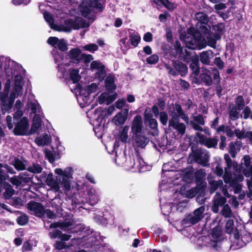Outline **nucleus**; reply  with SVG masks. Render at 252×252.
<instances>
[{"label":"nucleus","instance_id":"obj_1","mask_svg":"<svg viewBox=\"0 0 252 252\" xmlns=\"http://www.w3.org/2000/svg\"><path fill=\"white\" fill-rule=\"evenodd\" d=\"M57 175L56 179L53 177V173L48 174L45 182L55 192L68 191L70 189V179L72 178V170L67 167L64 170L56 168L54 171Z\"/></svg>","mask_w":252,"mask_h":252},{"label":"nucleus","instance_id":"obj_2","mask_svg":"<svg viewBox=\"0 0 252 252\" xmlns=\"http://www.w3.org/2000/svg\"><path fill=\"white\" fill-rule=\"evenodd\" d=\"M23 114L22 110H17L13 118L10 115L6 117L8 128L13 129V133L16 135H30L28 119L26 117H22Z\"/></svg>","mask_w":252,"mask_h":252},{"label":"nucleus","instance_id":"obj_3","mask_svg":"<svg viewBox=\"0 0 252 252\" xmlns=\"http://www.w3.org/2000/svg\"><path fill=\"white\" fill-rule=\"evenodd\" d=\"M168 113L171 117L169 120V126L173 127L180 135H184L186 126L184 123L179 122V119L181 118L189 125V118L183 110L181 106L177 103L173 104L172 108L169 110Z\"/></svg>","mask_w":252,"mask_h":252},{"label":"nucleus","instance_id":"obj_4","mask_svg":"<svg viewBox=\"0 0 252 252\" xmlns=\"http://www.w3.org/2000/svg\"><path fill=\"white\" fill-rule=\"evenodd\" d=\"M10 85V81L8 79L5 83L4 91L1 94L0 96V100L4 107L5 110L10 109L13 106V102L15 98L18 97L20 94H22L23 86L22 77L18 75L16 76L14 86L10 94L8 103H6V99L8 94Z\"/></svg>","mask_w":252,"mask_h":252},{"label":"nucleus","instance_id":"obj_5","mask_svg":"<svg viewBox=\"0 0 252 252\" xmlns=\"http://www.w3.org/2000/svg\"><path fill=\"white\" fill-rule=\"evenodd\" d=\"M94 8L101 11L103 6L99 0H87L83 1L79 6V10L83 16L93 22L95 17Z\"/></svg>","mask_w":252,"mask_h":252},{"label":"nucleus","instance_id":"obj_6","mask_svg":"<svg viewBox=\"0 0 252 252\" xmlns=\"http://www.w3.org/2000/svg\"><path fill=\"white\" fill-rule=\"evenodd\" d=\"M186 46L191 49H202L207 46L206 40L202 38L200 33L190 34L185 39Z\"/></svg>","mask_w":252,"mask_h":252},{"label":"nucleus","instance_id":"obj_7","mask_svg":"<svg viewBox=\"0 0 252 252\" xmlns=\"http://www.w3.org/2000/svg\"><path fill=\"white\" fill-rule=\"evenodd\" d=\"M190 156L196 163L205 166L207 165L209 159V155L207 151L202 149H197L193 151Z\"/></svg>","mask_w":252,"mask_h":252},{"label":"nucleus","instance_id":"obj_8","mask_svg":"<svg viewBox=\"0 0 252 252\" xmlns=\"http://www.w3.org/2000/svg\"><path fill=\"white\" fill-rule=\"evenodd\" d=\"M224 158L226 163L227 167L225 168L223 179L225 183H229L231 182L232 179V175L228 172V170L232 167H233L234 169L237 172L240 170V168L236 162L232 161L229 155L225 154Z\"/></svg>","mask_w":252,"mask_h":252},{"label":"nucleus","instance_id":"obj_9","mask_svg":"<svg viewBox=\"0 0 252 252\" xmlns=\"http://www.w3.org/2000/svg\"><path fill=\"white\" fill-rule=\"evenodd\" d=\"M195 138L199 142L209 148H216L218 145V139L217 138H207L199 132L195 133Z\"/></svg>","mask_w":252,"mask_h":252},{"label":"nucleus","instance_id":"obj_10","mask_svg":"<svg viewBox=\"0 0 252 252\" xmlns=\"http://www.w3.org/2000/svg\"><path fill=\"white\" fill-rule=\"evenodd\" d=\"M27 205L28 209L32 212V214L41 218L43 217V212L44 208L41 203L31 201Z\"/></svg>","mask_w":252,"mask_h":252},{"label":"nucleus","instance_id":"obj_11","mask_svg":"<svg viewBox=\"0 0 252 252\" xmlns=\"http://www.w3.org/2000/svg\"><path fill=\"white\" fill-rule=\"evenodd\" d=\"M132 160L133 163L127 162L126 166L129 168L137 169L139 172H144L146 165L143 159L139 155H137Z\"/></svg>","mask_w":252,"mask_h":252},{"label":"nucleus","instance_id":"obj_12","mask_svg":"<svg viewBox=\"0 0 252 252\" xmlns=\"http://www.w3.org/2000/svg\"><path fill=\"white\" fill-rule=\"evenodd\" d=\"M143 127L142 117L137 115L133 118L131 124V131L133 134H140Z\"/></svg>","mask_w":252,"mask_h":252},{"label":"nucleus","instance_id":"obj_13","mask_svg":"<svg viewBox=\"0 0 252 252\" xmlns=\"http://www.w3.org/2000/svg\"><path fill=\"white\" fill-rule=\"evenodd\" d=\"M226 200L220 193L217 192L214 197L212 210L214 213H218L219 210V207L224 205Z\"/></svg>","mask_w":252,"mask_h":252},{"label":"nucleus","instance_id":"obj_14","mask_svg":"<svg viewBox=\"0 0 252 252\" xmlns=\"http://www.w3.org/2000/svg\"><path fill=\"white\" fill-rule=\"evenodd\" d=\"M48 43L53 46L58 47L62 51L67 50V43L64 39H59L56 37H50L47 40Z\"/></svg>","mask_w":252,"mask_h":252},{"label":"nucleus","instance_id":"obj_15","mask_svg":"<svg viewBox=\"0 0 252 252\" xmlns=\"http://www.w3.org/2000/svg\"><path fill=\"white\" fill-rule=\"evenodd\" d=\"M134 144L137 147L144 148L149 143V139L141 134H136L134 139Z\"/></svg>","mask_w":252,"mask_h":252},{"label":"nucleus","instance_id":"obj_16","mask_svg":"<svg viewBox=\"0 0 252 252\" xmlns=\"http://www.w3.org/2000/svg\"><path fill=\"white\" fill-rule=\"evenodd\" d=\"M91 68L92 69L97 70L96 73L98 74L99 77L103 78L105 74V72L104 70V66L102 63L99 61H93L91 64Z\"/></svg>","mask_w":252,"mask_h":252},{"label":"nucleus","instance_id":"obj_17","mask_svg":"<svg viewBox=\"0 0 252 252\" xmlns=\"http://www.w3.org/2000/svg\"><path fill=\"white\" fill-rule=\"evenodd\" d=\"M205 210L203 206H201L194 210L193 213L189 216L187 220H200L203 219V213Z\"/></svg>","mask_w":252,"mask_h":252},{"label":"nucleus","instance_id":"obj_18","mask_svg":"<svg viewBox=\"0 0 252 252\" xmlns=\"http://www.w3.org/2000/svg\"><path fill=\"white\" fill-rule=\"evenodd\" d=\"M214 56L213 52L209 50L206 51H203L200 54V60L201 62L205 64H209L210 63V59L213 58Z\"/></svg>","mask_w":252,"mask_h":252},{"label":"nucleus","instance_id":"obj_19","mask_svg":"<svg viewBox=\"0 0 252 252\" xmlns=\"http://www.w3.org/2000/svg\"><path fill=\"white\" fill-rule=\"evenodd\" d=\"M220 38L218 33H211L206 36L207 45L213 48H216L217 41Z\"/></svg>","mask_w":252,"mask_h":252},{"label":"nucleus","instance_id":"obj_20","mask_svg":"<svg viewBox=\"0 0 252 252\" xmlns=\"http://www.w3.org/2000/svg\"><path fill=\"white\" fill-rule=\"evenodd\" d=\"M40 115L36 114L33 118V123L31 128L30 130V134L36 132L41 126V118Z\"/></svg>","mask_w":252,"mask_h":252},{"label":"nucleus","instance_id":"obj_21","mask_svg":"<svg viewBox=\"0 0 252 252\" xmlns=\"http://www.w3.org/2000/svg\"><path fill=\"white\" fill-rule=\"evenodd\" d=\"M125 114H123L122 113H118L113 119V121L117 126H120L124 125L127 119V115L128 110L126 109Z\"/></svg>","mask_w":252,"mask_h":252},{"label":"nucleus","instance_id":"obj_22","mask_svg":"<svg viewBox=\"0 0 252 252\" xmlns=\"http://www.w3.org/2000/svg\"><path fill=\"white\" fill-rule=\"evenodd\" d=\"M241 142H231L229 144V152L233 158H235L236 154L240 150Z\"/></svg>","mask_w":252,"mask_h":252},{"label":"nucleus","instance_id":"obj_23","mask_svg":"<svg viewBox=\"0 0 252 252\" xmlns=\"http://www.w3.org/2000/svg\"><path fill=\"white\" fill-rule=\"evenodd\" d=\"M51 141V138L47 134H44L35 139V142L39 146L48 145Z\"/></svg>","mask_w":252,"mask_h":252},{"label":"nucleus","instance_id":"obj_24","mask_svg":"<svg viewBox=\"0 0 252 252\" xmlns=\"http://www.w3.org/2000/svg\"><path fill=\"white\" fill-rule=\"evenodd\" d=\"M210 74V70L205 69L204 72L201 73L200 76L201 81L207 86H210L212 84V79Z\"/></svg>","mask_w":252,"mask_h":252},{"label":"nucleus","instance_id":"obj_25","mask_svg":"<svg viewBox=\"0 0 252 252\" xmlns=\"http://www.w3.org/2000/svg\"><path fill=\"white\" fill-rule=\"evenodd\" d=\"M74 30V21L73 20L68 19L64 21L63 25L61 27H59V31H63L66 32H69L71 30Z\"/></svg>","mask_w":252,"mask_h":252},{"label":"nucleus","instance_id":"obj_26","mask_svg":"<svg viewBox=\"0 0 252 252\" xmlns=\"http://www.w3.org/2000/svg\"><path fill=\"white\" fill-rule=\"evenodd\" d=\"M173 63L174 68L182 75H185L187 73L188 67L182 63L180 61H174Z\"/></svg>","mask_w":252,"mask_h":252},{"label":"nucleus","instance_id":"obj_27","mask_svg":"<svg viewBox=\"0 0 252 252\" xmlns=\"http://www.w3.org/2000/svg\"><path fill=\"white\" fill-rule=\"evenodd\" d=\"M74 21V30L88 28L90 25V23L89 22H86L84 19L81 17L76 18Z\"/></svg>","mask_w":252,"mask_h":252},{"label":"nucleus","instance_id":"obj_28","mask_svg":"<svg viewBox=\"0 0 252 252\" xmlns=\"http://www.w3.org/2000/svg\"><path fill=\"white\" fill-rule=\"evenodd\" d=\"M193 128V125L202 126L205 125V121L202 115L199 114L193 117V120L189 121V124Z\"/></svg>","mask_w":252,"mask_h":252},{"label":"nucleus","instance_id":"obj_29","mask_svg":"<svg viewBox=\"0 0 252 252\" xmlns=\"http://www.w3.org/2000/svg\"><path fill=\"white\" fill-rule=\"evenodd\" d=\"M82 54L80 50L74 48L70 50L69 52V56L72 60L79 62L82 58Z\"/></svg>","mask_w":252,"mask_h":252},{"label":"nucleus","instance_id":"obj_30","mask_svg":"<svg viewBox=\"0 0 252 252\" xmlns=\"http://www.w3.org/2000/svg\"><path fill=\"white\" fill-rule=\"evenodd\" d=\"M141 37L137 32L130 33L129 35V41L130 44L134 47L137 46L139 42L140 41Z\"/></svg>","mask_w":252,"mask_h":252},{"label":"nucleus","instance_id":"obj_31","mask_svg":"<svg viewBox=\"0 0 252 252\" xmlns=\"http://www.w3.org/2000/svg\"><path fill=\"white\" fill-rule=\"evenodd\" d=\"M184 189L185 188L183 187L181 188V193L186 197L189 198H191L194 197L198 192L197 189L195 188H192L185 191H184Z\"/></svg>","mask_w":252,"mask_h":252},{"label":"nucleus","instance_id":"obj_32","mask_svg":"<svg viewBox=\"0 0 252 252\" xmlns=\"http://www.w3.org/2000/svg\"><path fill=\"white\" fill-rule=\"evenodd\" d=\"M28 106L32 112L34 114V115L36 114H39L40 116H42L43 113L40 111V107L36 101L29 102Z\"/></svg>","mask_w":252,"mask_h":252},{"label":"nucleus","instance_id":"obj_33","mask_svg":"<svg viewBox=\"0 0 252 252\" xmlns=\"http://www.w3.org/2000/svg\"><path fill=\"white\" fill-rule=\"evenodd\" d=\"M44 18L45 20H46V21L48 23L50 27L52 29H53L56 31L59 30V26L54 25V19H53L51 14L50 13H49L48 12H44Z\"/></svg>","mask_w":252,"mask_h":252},{"label":"nucleus","instance_id":"obj_34","mask_svg":"<svg viewBox=\"0 0 252 252\" xmlns=\"http://www.w3.org/2000/svg\"><path fill=\"white\" fill-rule=\"evenodd\" d=\"M128 129L129 126H126L124 127L122 130L120 132L119 138L121 142L123 143L127 142L128 138L127 135Z\"/></svg>","mask_w":252,"mask_h":252},{"label":"nucleus","instance_id":"obj_35","mask_svg":"<svg viewBox=\"0 0 252 252\" xmlns=\"http://www.w3.org/2000/svg\"><path fill=\"white\" fill-rule=\"evenodd\" d=\"M105 114V112L101 110L97 109L95 110L94 116L95 122L97 123L96 125H98L99 126H101L100 124L102 122Z\"/></svg>","mask_w":252,"mask_h":252},{"label":"nucleus","instance_id":"obj_36","mask_svg":"<svg viewBox=\"0 0 252 252\" xmlns=\"http://www.w3.org/2000/svg\"><path fill=\"white\" fill-rule=\"evenodd\" d=\"M42 169L43 168L41 165L37 163H33L27 168L28 171L34 174H39L41 173Z\"/></svg>","mask_w":252,"mask_h":252},{"label":"nucleus","instance_id":"obj_37","mask_svg":"<svg viewBox=\"0 0 252 252\" xmlns=\"http://www.w3.org/2000/svg\"><path fill=\"white\" fill-rule=\"evenodd\" d=\"M237 109H238L237 108L233 105L229 106V115L231 120L235 121L239 118V112Z\"/></svg>","mask_w":252,"mask_h":252},{"label":"nucleus","instance_id":"obj_38","mask_svg":"<svg viewBox=\"0 0 252 252\" xmlns=\"http://www.w3.org/2000/svg\"><path fill=\"white\" fill-rule=\"evenodd\" d=\"M195 17L202 24L206 25L209 22V18L207 15L203 12H197L195 14Z\"/></svg>","mask_w":252,"mask_h":252},{"label":"nucleus","instance_id":"obj_39","mask_svg":"<svg viewBox=\"0 0 252 252\" xmlns=\"http://www.w3.org/2000/svg\"><path fill=\"white\" fill-rule=\"evenodd\" d=\"M221 213L225 218H231L234 217L230 208L227 204L223 206Z\"/></svg>","mask_w":252,"mask_h":252},{"label":"nucleus","instance_id":"obj_40","mask_svg":"<svg viewBox=\"0 0 252 252\" xmlns=\"http://www.w3.org/2000/svg\"><path fill=\"white\" fill-rule=\"evenodd\" d=\"M70 78L73 83L78 82L80 79L79 71L77 69H70Z\"/></svg>","mask_w":252,"mask_h":252},{"label":"nucleus","instance_id":"obj_41","mask_svg":"<svg viewBox=\"0 0 252 252\" xmlns=\"http://www.w3.org/2000/svg\"><path fill=\"white\" fill-rule=\"evenodd\" d=\"M210 184V191L211 193H213L218 188V187L222 184L221 180L219 181H211Z\"/></svg>","mask_w":252,"mask_h":252},{"label":"nucleus","instance_id":"obj_42","mask_svg":"<svg viewBox=\"0 0 252 252\" xmlns=\"http://www.w3.org/2000/svg\"><path fill=\"white\" fill-rule=\"evenodd\" d=\"M199 61L198 59H193L191 61L190 64V68L192 70L194 74L198 75L199 73Z\"/></svg>","mask_w":252,"mask_h":252},{"label":"nucleus","instance_id":"obj_43","mask_svg":"<svg viewBox=\"0 0 252 252\" xmlns=\"http://www.w3.org/2000/svg\"><path fill=\"white\" fill-rule=\"evenodd\" d=\"M125 154L124 153H120L119 155H116L115 161L119 165H122L126 163V162H128L126 159Z\"/></svg>","mask_w":252,"mask_h":252},{"label":"nucleus","instance_id":"obj_44","mask_svg":"<svg viewBox=\"0 0 252 252\" xmlns=\"http://www.w3.org/2000/svg\"><path fill=\"white\" fill-rule=\"evenodd\" d=\"M43 217L42 218H47L49 219L53 220L56 219V215L53 211L50 210V209L45 210L44 209V211L43 212Z\"/></svg>","mask_w":252,"mask_h":252},{"label":"nucleus","instance_id":"obj_45","mask_svg":"<svg viewBox=\"0 0 252 252\" xmlns=\"http://www.w3.org/2000/svg\"><path fill=\"white\" fill-rule=\"evenodd\" d=\"M45 156L50 162H53L55 160L56 154L54 151L45 150Z\"/></svg>","mask_w":252,"mask_h":252},{"label":"nucleus","instance_id":"obj_46","mask_svg":"<svg viewBox=\"0 0 252 252\" xmlns=\"http://www.w3.org/2000/svg\"><path fill=\"white\" fill-rule=\"evenodd\" d=\"M161 210L164 215L168 216L172 210L171 205L170 203H165L161 205Z\"/></svg>","mask_w":252,"mask_h":252},{"label":"nucleus","instance_id":"obj_47","mask_svg":"<svg viewBox=\"0 0 252 252\" xmlns=\"http://www.w3.org/2000/svg\"><path fill=\"white\" fill-rule=\"evenodd\" d=\"M105 85L107 89L109 90H115L116 89L114 79L111 77H107L106 78L105 80Z\"/></svg>","mask_w":252,"mask_h":252},{"label":"nucleus","instance_id":"obj_48","mask_svg":"<svg viewBox=\"0 0 252 252\" xmlns=\"http://www.w3.org/2000/svg\"><path fill=\"white\" fill-rule=\"evenodd\" d=\"M205 176V173L204 169H200L196 171L195 173V178L196 181L197 182H200L203 179Z\"/></svg>","mask_w":252,"mask_h":252},{"label":"nucleus","instance_id":"obj_49","mask_svg":"<svg viewBox=\"0 0 252 252\" xmlns=\"http://www.w3.org/2000/svg\"><path fill=\"white\" fill-rule=\"evenodd\" d=\"M98 48V46L94 43L88 44L83 47V49L86 51H89L91 53H94L97 50Z\"/></svg>","mask_w":252,"mask_h":252},{"label":"nucleus","instance_id":"obj_50","mask_svg":"<svg viewBox=\"0 0 252 252\" xmlns=\"http://www.w3.org/2000/svg\"><path fill=\"white\" fill-rule=\"evenodd\" d=\"M159 120L163 126H166L168 121V116L167 113L164 111L161 112L159 114Z\"/></svg>","mask_w":252,"mask_h":252},{"label":"nucleus","instance_id":"obj_51","mask_svg":"<svg viewBox=\"0 0 252 252\" xmlns=\"http://www.w3.org/2000/svg\"><path fill=\"white\" fill-rule=\"evenodd\" d=\"M13 165L18 170H23L26 169V165L24 163L19 159L15 160Z\"/></svg>","mask_w":252,"mask_h":252},{"label":"nucleus","instance_id":"obj_52","mask_svg":"<svg viewBox=\"0 0 252 252\" xmlns=\"http://www.w3.org/2000/svg\"><path fill=\"white\" fill-rule=\"evenodd\" d=\"M89 196L90 203L92 205L95 204L99 200L98 195L93 193L92 191L89 192Z\"/></svg>","mask_w":252,"mask_h":252},{"label":"nucleus","instance_id":"obj_53","mask_svg":"<svg viewBox=\"0 0 252 252\" xmlns=\"http://www.w3.org/2000/svg\"><path fill=\"white\" fill-rule=\"evenodd\" d=\"M235 102L236 105V108H237V109L239 110H242L245 105L243 96L241 95H239L237 97Z\"/></svg>","mask_w":252,"mask_h":252},{"label":"nucleus","instance_id":"obj_54","mask_svg":"<svg viewBox=\"0 0 252 252\" xmlns=\"http://www.w3.org/2000/svg\"><path fill=\"white\" fill-rule=\"evenodd\" d=\"M158 56L156 54H154L147 58L146 62L149 64H155L158 62Z\"/></svg>","mask_w":252,"mask_h":252},{"label":"nucleus","instance_id":"obj_55","mask_svg":"<svg viewBox=\"0 0 252 252\" xmlns=\"http://www.w3.org/2000/svg\"><path fill=\"white\" fill-rule=\"evenodd\" d=\"M14 190L12 187L8 185L6 187L5 191L4 193V195L6 198H9L14 194Z\"/></svg>","mask_w":252,"mask_h":252},{"label":"nucleus","instance_id":"obj_56","mask_svg":"<svg viewBox=\"0 0 252 252\" xmlns=\"http://www.w3.org/2000/svg\"><path fill=\"white\" fill-rule=\"evenodd\" d=\"M244 163L245 166L248 168L252 174V166L251 165V158L249 156L246 155L243 157Z\"/></svg>","mask_w":252,"mask_h":252},{"label":"nucleus","instance_id":"obj_57","mask_svg":"<svg viewBox=\"0 0 252 252\" xmlns=\"http://www.w3.org/2000/svg\"><path fill=\"white\" fill-rule=\"evenodd\" d=\"M234 134L238 139L246 138V131H241L239 129L234 130Z\"/></svg>","mask_w":252,"mask_h":252},{"label":"nucleus","instance_id":"obj_58","mask_svg":"<svg viewBox=\"0 0 252 252\" xmlns=\"http://www.w3.org/2000/svg\"><path fill=\"white\" fill-rule=\"evenodd\" d=\"M224 28L225 25L222 23H218L213 27L214 30L219 33L222 32L224 30Z\"/></svg>","mask_w":252,"mask_h":252},{"label":"nucleus","instance_id":"obj_59","mask_svg":"<svg viewBox=\"0 0 252 252\" xmlns=\"http://www.w3.org/2000/svg\"><path fill=\"white\" fill-rule=\"evenodd\" d=\"M193 129L195 130L199 131H203L208 135H211V132L208 128H203L201 126H197L196 125H193Z\"/></svg>","mask_w":252,"mask_h":252},{"label":"nucleus","instance_id":"obj_60","mask_svg":"<svg viewBox=\"0 0 252 252\" xmlns=\"http://www.w3.org/2000/svg\"><path fill=\"white\" fill-rule=\"evenodd\" d=\"M214 63L220 69H222L224 67V63L220 57H217L215 59Z\"/></svg>","mask_w":252,"mask_h":252},{"label":"nucleus","instance_id":"obj_61","mask_svg":"<svg viewBox=\"0 0 252 252\" xmlns=\"http://www.w3.org/2000/svg\"><path fill=\"white\" fill-rule=\"evenodd\" d=\"M97 87V85L95 83H92L90 85L88 86L87 88L88 93L91 94L95 92Z\"/></svg>","mask_w":252,"mask_h":252},{"label":"nucleus","instance_id":"obj_62","mask_svg":"<svg viewBox=\"0 0 252 252\" xmlns=\"http://www.w3.org/2000/svg\"><path fill=\"white\" fill-rule=\"evenodd\" d=\"M211 69L212 71H214V76H213L214 79L215 80H216L217 84H220V76L219 72L218 70L217 69H216L215 68H213V67L211 68Z\"/></svg>","mask_w":252,"mask_h":252},{"label":"nucleus","instance_id":"obj_63","mask_svg":"<svg viewBox=\"0 0 252 252\" xmlns=\"http://www.w3.org/2000/svg\"><path fill=\"white\" fill-rule=\"evenodd\" d=\"M120 45L122 47H124L126 49L129 48V41L127 40L126 37H125L121 39Z\"/></svg>","mask_w":252,"mask_h":252},{"label":"nucleus","instance_id":"obj_64","mask_svg":"<svg viewBox=\"0 0 252 252\" xmlns=\"http://www.w3.org/2000/svg\"><path fill=\"white\" fill-rule=\"evenodd\" d=\"M108 94L107 93H102L98 97V102L100 104L104 103L108 98Z\"/></svg>","mask_w":252,"mask_h":252}]
</instances>
